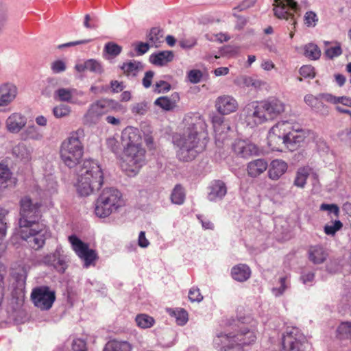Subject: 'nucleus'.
Returning a JSON list of instances; mask_svg holds the SVG:
<instances>
[{
  "mask_svg": "<svg viewBox=\"0 0 351 351\" xmlns=\"http://www.w3.org/2000/svg\"><path fill=\"white\" fill-rule=\"evenodd\" d=\"M104 182V173L98 162L93 160H85L79 171L76 184L78 193L88 196L100 189Z\"/></svg>",
  "mask_w": 351,
  "mask_h": 351,
  "instance_id": "1",
  "label": "nucleus"
},
{
  "mask_svg": "<svg viewBox=\"0 0 351 351\" xmlns=\"http://www.w3.org/2000/svg\"><path fill=\"white\" fill-rule=\"evenodd\" d=\"M256 339L253 330L241 328L237 334H217L213 339V346L219 351H242L243 346L253 343Z\"/></svg>",
  "mask_w": 351,
  "mask_h": 351,
  "instance_id": "2",
  "label": "nucleus"
},
{
  "mask_svg": "<svg viewBox=\"0 0 351 351\" xmlns=\"http://www.w3.org/2000/svg\"><path fill=\"white\" fill-rule=\"evenodd\" d=\"M197 124L191 123L182 135L175 136L173 143L177 147V157L184 162L191 161L201 152L199 147Z\"/></svg>",
  "mask_w": 351,
  "mask_h": 351,
  "instance_id": "3",
  "label": "nucleus"
},
{
  "mask_svg": "<svg viewBox=\"0 0 351 351\" xmlns=\"http://www.w3.org/2000/svg\"><path fill=\"white\" fill-rule=\"evenodd\" d=\"M124 205L121 193L114 188H106L95 203V213L99 217H106Z\"/></svg>",
  "mask_w": 351,
  "mask_h": 351,
  "instance_id": "4",
  "label": "nucleus"
},
{
  "mask_svg": "<svg viewBox=\"0 0 351 351\" xmlns=\"http://www.w3.org/2000/svg\"><path fill=\"white\" fill-rule=\"evenodd\" d=\"M269 136L277 137L290 149H295V145L302 143L305 138L303 130L293 129L291 123L281 121L273 126L269 131Z\"/></svg>",
  "mask_w": 351,
  "mask_h": 351,
  "instance_id": "5",
  "label": "nucleus"
},
{
  "mask_svg": "<svg viewBox=\"0 0 351 351\" xmlns=\"http://www.w3.org/2000/svg\"><path fill=\"white\" fill-rule=\"evenodd\" d=\"M83 150V145L77 133H73L62 143L60 158L65 165L73 168L81 160Z\"/></svg>",
  "mask_w": 351,
  "mask_h": 351,
  "instance_id": "6",
  "label": "nucleus"
},
{
  "mask_svg": "<svg viewBox=\"0 0 351 351\" xmlns=\"http://www.w3.org/2000/svg\"><path fill=\"white\" fill-rule=\"evenodd\" d=\"M20 228H28L34 227L37 223H43L39 220L41 217L40 207V204L34 203L29 197H24L21 200Z\"/></svg>",
  "mask_w": 351,
  "mask_h": 351,
  "instance_id": "7",
  "label": "nucleus"
},
{
  "mask_svg": "<svg viewBox=\"0 0 351 351\" xmlns=\"http://www.w3.org/2000/svg\"><path fill=\"white\" fill-rule=\"evenodd\" d=\"M19 234L27 245L35 250L42 248L49 237L48 228L44 223H37L34 227L28 228H21Z\"/></svg>",
  "mask_w": 351,
  "mask_h": 351,
  "instance_id": "8",
  "label": "nucleus"
},
{
  "mask_svg": "<svg viewBox=\"0 0 351 351\" xmlns=\"http://www.w3.org/2000/svg\"><path fill=\"white\" fill-rule=\"evenodd\" d=\"M145 149L141 146H132L124 149V156L121 162L123 171L129 173H136L145 163Z\"/></svg>",
  "mask_w": 351,
  "mask_h": 351,
  "instance_id": "9",
  "label": "nucleus"
},
{
  "mask_svg": "<svg viewBox=\"0 0 351 351\" xmlns=\"http://www.w3.org/2000/svg\"><path fill=\"white\" fill-rule=\"evenodd\" d=\"M69 241L71 244L72 249L84 262V267L88 268L89 266L95 265V261L98 257L94 250L90 249L87 243L74 234L69 237Z\"/></svg>",
  "mask_w": 351,
  "mask_h": 351,
  "instance_id": "10",
  "label": "nucleus"
},
{
  "mask_svg": "<svg viewBox=\"0 0 351 351\" xmlns=\"http://www.w3.org/2000/svg\"><path fill=\"white\" fill-rule=\"evenodd\" d=\"M31 299L36 307L41 311H48L56 300V293L49 287H38L32 290Z\"/></svg>",
  "mask_w": 351,
  "mask_h": 351,
  "instance_id": "11",
  "label": "nucleus"
},
{
  "mask_svg": "<svg viewBox=\"0 0 351 351\" xmlns=\"http://www.w3.org/2000/svg\"><path fill=\"white\" fill-rule=\"evenodd\" d=\"M275 8H274V14L279 19H285L288 20L291 19V25H295L296 21L294 19V13H297L299 7L294 0H275Z\"/></svg>",
  "mask_w": 351,
  "mask_h": 351,
  "instance_id": "12",
  "label": "nucleus"
},
{
  "mask_svg": "<svg viewBox=\"0 0 351 351\" xmlns=\"http://www.w3.org/2000/svg\"><path fill=\"white\" fill-rule=\"evenodd\" d=\"M243 112L249 125H258L269 119L261 102L248 104L244 108Z\"/></svg>",
  "mask_w": 351,
  "mask_h": 351,
  "instance_id": "13",
  "label": "nucleus"
},
{
  "mask_svg": "<svg viewBox=\"0 0 351 351\" xmlns=\"http://www.w3.org/2000/svg\"><path fill=\"white\" fill-rule=\"evenodd\" d=\"M305 341V337L298 328H292L283 337L282 351H302Z\"/></svg>",
  "mask_w": 351,
  "mask_h": 351,
  "instance_id": "14",
  "label": "nucleus"
},
{
  "mask_svg": "<svg viewBox=\"0 0 351 351\" xmlns=\"http://www.w3.org/2000/svg\"><path fill=\"white\" fill-rule=\"evenodd\" d=\"M43 263L53 267L60 273H64L67 268L66 257L61 247H57L53 253L45 256Z\"/></svg>",
  "mask_w": 351,
  "mask_h": 351,
  "instance_id": "15",
  "label": "nucleus"
},
{
  "mask_svg": "<svg viewBox=\"0 0 351 351\" xmlns=\"http://www.w3.org/2000/svg\"><path fill=\"white\" fill-rule=\"evenodd\" d=\"M232 149L237 156L244 158L257 155L258 152V149L254 144L241 139L234 142Z\"/></svg>",
  "mask_w": 351,
  "mask_h": 351,
  "instance_id": "16",
  "label": "nucleus"
},
{
  "mask_svg": "<svg viewBox=\"0 0 351 351\" xmlns=\"http://www.w3.org/2000/svg\"><path fill=\"white\" fill-rule=\"evenodd\" d=\"M269 119H272L285 111V104L280 99L270 97L261 102Z\"/></svg>",
  "mask_w": 351,
  "mask_h": 351,
  "instance_id": "17",
  "label": "nucleus"
},
{
  "mask_svg": "<svg viewBox=\"0 0 351 351\" xmlns=\"http://www.w3.org/2000/svg\"><path fill=\"white\" fill-rule=\"evenodd\" d=\"M121 145L125 149L132 146H141V136L138 131L132 127H128L121 133Z\"/></svg>",
  "mask_w": 351,
  "mask_h": 351,
  "instance_id": "18",
  "label": "nucleus"
},
{
  "mask_svg": "<svg viewBox=\"0 0 351 351\" xmlns=\"http://www.w3.org/2000/svg\"><path fill=\"white\" fill-rule=\"evenodd\" d=\"M227 193L226 184L219 180L213 181L208 186V199L210 202L221 200Z\"/></svg>",
  "mask_w": 351,
  "mask_h": 351,
  "instance_id": "19",
  "label": "nucleus"
},
{
  "mask_svg": "<svg viewBox=\"0 0 351 351\" xmlns=\"http://www.w3.org/2000/svg\"><path fill=\"white\" fill-rule=\"evenodd\" d=\"M83 95L82 91L75 88H60L54 91L53 98L56 101L76 104V97Z\"/></svg>",
  "mask_w": 351,
  "mask_h": 351,
  "instance_id": "20",
  "label": "nucleus"
},
{
  "mask_svg": "<svg viewBox=\"0 0 351 351\" xmlns=\"http://www.w3.org/2000/svg\"><path fill=\"white\" fill-rule=\"evenodd\" d=\"M215 106L221 114H228L236 111L238 104L232 97L223 95L217 99Z\"/></svg>",
  "mask_w": 351,
  "mask_h": 351,
  "instance_id": "21",
  "label": "nucleus"
},
{
  "mask_svg": "<svg viewBox=\"0 0 351 351\" xmlns=\"http://www.w3.org/2000/svg\"><path fill=\"white\" fill-rule=\"evenodd\" d=\"M214 131L215 132L216 141L222 143L226 139V133L230 130V125L225 121L224 118L221 115H215L212 118Z\"/></svg>",
  "mask_w": 351,
  "mask_h": 351,
  "instance_id": "22",
  "label": "nucleus"
},
{
  "mask_svg": "<svg viewBox=\"0 0 351 351\" xmlns=\"http://www.w3.org/2000/svg\"><path fill=\"white\" fill-rule=\"evenodd\" d=\"M325 94H319L317 96L309 94L304 97V101L308 106L316 112L324 116L328 115L329 113L328 107L322 101L324 99L322 95Z\"/></svg>",
  "mask_w": 351,
  "mask_h": 351,
  "instance_id": "23",
  "label": "nucleus"
},
{
  "mask_svg": "<svg viewBox=\"0 0 351 351\" xmlns=\"http://www.w3.org/2000/svg\"><path fill=\"white\" fill-rule=\"evenodd\" d=\"M26 123V117L18 112L12 113L5 121L6 128L12 133L19 132Z\"/></svg>",
  "mask_w": 351,
  "mask_h": 351,
  "instance_id": "24",
  "label": "nucleus"
},
{
  "mask_svg": "<svg viewBox=\"0 0 351 351\" xmlns=\"http://www.w3.org/2000/svg\"><path fill=\"white\" fill-rule=\"evenodd\" d=\"M111 100H99L93 104L88 108L86 117L91 122H95L99 117L105 113L106 108L109 106Z\"/></svg>",
  "mask_w": 351,
  "mask_h": 351,
  "instance_id": "25",
  "label": "nucleus"
},
{
  "mask_svg": "<svg viewBox=\"0 0 351 351\" xmlns=\"http://www.w3.org/2000/svg\"><path fill=\"white\" fill-rule=\"evenodd\" d=\"M287 165L282 160L276 159L269 166L268 176L273 180H278L287 171Z\"/></svg>",
  "mask_w": 351,
  "mask_h": 351,
  "instance_id": "26",
  "label": "nucleus"
},
{
  "mask_svg": "<svg viewBox=\"0 0 351 351\" xmlns=\"http://www.w3.org/2000/svg\"><path fill=\"white\" fill-rule=\"evenodd\" d=\"M328 256V253L323 246L314 245L308 250V258L314 264L323 263Z\"/></svg>",
  "mask_w": 351,
  "mask_h": 351,
  "instance_id": "27",
  "label": "nucleus"
},
{
  "mask_svg": "<svg viewBox=\"0 0 351 351\" xmlns=\"http://www.w3.org/2000/svg\"><path fill=\"white\" fill-rule=\"evenodd\" d=\"M267 167V162L264 159L254 160L247 165V173L250 177L256 178L263 173Z\"/></svg>",
  "mask_w": 351,
  "mask_h": 351,
  "instance_id": "28",
  "label": "nucleus"
},
{
  "mask_svg": "<svg viewBox=\"0 0 351 351\" xmlns=\"http://www.w3.org/2000/svg\"><path fill=\"white\" fill-rule=\"evenodd\" d=\"M231 275L234 280L244 282L250 277L251 270L247 265L239 264L232 268Z\"/></svg>",
  "mask_w": 351,
  "mask_h": 351,
  "instance_id": "29",
  "label": "nucleus"
},
{
  "mask_svg": "<svg viewBox=\"0 0 351 351\" xmlns=\"http://www.w3.org/2000/svg\"><path fill=\"white\" fill-rule=\"evenodd\" d=\"M178 100L179 95L177 93H175L171 95V97H160L158 98L154 104L165 110H171L176 108Z\"/></svg>",
  "mask_w": 351,
  "mask_h": 351,
  "instance_id": "30",
  "label": "nucleus"
},
{
  "mask_svg": "<svg viewBox=\"0 0 351 351\" xmlns=\"http://www.w3.org/2000/svg\"><path fill=\"white\" fill-rule=\"evenodd\" d=\"M17 95V88L11 82H5L0 85V96L4 97L10 103L12 102Z\"/></svg>",
  "mask_w": 351,
  "mask_h": 351,
  "instance_id": "31",
  "label": "nucleus"
},
{
  "mask_svg": "<svg viewBox=\"0 0 351 351\" xmlns=\"http://www.w3.org/2000/svg\"><path fill=\"white\" fill-rule=\"evenodd\" d=\"M173 53L171 51H162L150 56V62L158 66H163L173 59Z\"/></svg>",
  "mask_w": 351,
  "mask_h": 351,
  "instance_id": "32",
  "label": "nucleus"
},
{
  "mask_svg": "<svg viewBox=\"0 0 351 351\" xmlns=\"http://www.w3.org/2000/svg\"><path fill=\"white\" fill-rule=\"evenodd\" d=\"M143 66L141 62L136 60H130L125 62L121 66V69L127 76L136 77L138 72L143 70Z\"/></svg>",
  "mask_w": 351,
  "mask_h": 351,
  "instance_id": "33",
  "label": "nucleus"
},
{
  "mask_svg": "<svg viewBox=\"0 0 351 351\" xmlns=\"http://www.w3.org/2000/svg\"><path fill=\"white\" fill-rule=\"evenodd\" d=\"M132 345L126 341L112 340L108 341L103 351H132Z\"/></svg>",
  "mask_w": 351,
  "mask_h": 351,
  "instance_id": "34",
  "label": "nucleus"
},
{
  "mask_svg": "<svg viewBox=\"0 0 351 351\" xmlns=\"http://www.w3.org/2000/svg\"><path fill=\"white\" fill-rule=\"evenodd\" d=\"M147 38L151 47H159L163 43L162 31L158 27H153L150 29Z\"/></svg>",
  "mask_w": 351,
  "mask_h": 351,
  "instance_id": "35",
  "label": "nucleus"
},
{
  "mask_svg": "<svg viewBox=\"0 0 351 351\" xmlns=\"http://www.w3.org/2000/svg\"><path fill=\"white\" fill-rule=\"evenodd\" d=\"M337 337L341 340H349L351 343V322H341L337 328Z\"/></svg>",
  "mask_w": 351,
  "mask_h": 351,
  "instance_id": "36",
  "label": "nucleus"
},
{
  "mask_svg": "<svg viewBox=\"0 0 351 351\" xmlns=\"http://www.w3.org/2000/svg\"><path fill=\"white\" fill-rule=\"evenodd\" d=\"M324 97V100L327 102L333 104H341L343 106L350 107L351 108V98L346 96L341 97H336L331 94L326 93L325 95H322Z\"/></svg>",
  "mask_w": 351,
  "mask_h": 351,
  "instance_id": "37",
  "label": "nucleus"
},
{
  "mask_svg": "<svg viewBox=\"0 0 351 351\" xmlns=\"http://www.w3.org/2000/svg\"><path fill=\"white\" fill-rule=\"evenodd\" d=\"M12 173L8 165L0 163V187L5 189L11 182Z\"/></svg>",
  "mask_w": 351,
  "mask_h": 351,
  "instance_id": "38",
  "label": "nucleus"
},
{
  "mask_svg": "<svg viewBox=\"0 0 351 351\" xmlns=\"http://www.w3.org/2000/svg\"><path fill=\"white\" fill-rule=\"evenodd\" d=\"M135 321L138 327L141 328H149L155 324L154 317L147 314H139L136 315Z\"/></svg>",
  "mask_w": 351,
  "mask_h": 351,
  "instance_id": "39",
  "label": "nucleus"
},
{
  "mask_svg": "<svg viewBox=\"0 0 351 351\" xmlns=\"http://www.w3.org/2000/svg\"><path fill=\"white\" fill-rule=\"evenodd\" d=\"M12 154L21 160H29L30 159V152L23 143H20L14 147Z\"/></svg>",
  "mask_w": 351,
  "mask_h": 351,
  "instance_id": "40",
  "label": "nucleus"
},
{
  "mask_svg": "<svg viewBox=\"0 0 351 351\" xmlns=\"http://www.w3.org/2000/svg\"><path fill=\"white\" fill-rule=\"evenodd\" d=\"M304 54L306 58L311 60H317L319 58L321 51L317 45L313 43H308L304 46Z\"/></svg>",
  "mask_w": 351,
  "mask_h": 351,
  "instance_id": "41",
  "label": "nucleus"
},
{
  "mask_svg": "<svg viewBox=\"0 0 351 351\" xmlns=\"http://www.w3.org/2000/svg\"><path fill=\"white\" fill-rule=\"evenodd\" d=\"M184 198L185 194L183 188L179 184L176 185L171 195L172 202L176 204H182Z\"/></svg>",
  "mask_w": 351,
  "mask_h": 351,
  "instance_id": "42",
  "label": "nucleus"
},
{
  "mask_svg": "<svg viewBox=\"0 0 351 351\" xmlns=\"http://www.w3.org/2000/svg\"><path fill=\"white\" fill-rule=\"evenodd\" d=\"M23 135L25 136V139L29 138L34 141H40L43 137V134L34 125L28 126Z\"/></svg>",
  "mask_w": 351,
  "mask_h": 351,
  "instance_id": "43",
  "label": "nucleus"
},
{
  "mask_svg": "<svg viewBox=\"0 0 351 351\" xmlns=\"http://www.w3.org/2000/svg\"><path fill=\"white\" fill-rule=\"evenodd\" d=\"M71 112V107L65 104L58 105L53 109V114L58 119L68 117Z\"/></svg>",
  "mask_w": 351,
  "mask_h": 351,
  "instance_id": "44",
  "label": "nucleus"
},
{
  "mask_svg": "<svg viewBox=\"0 0 351 351\" xmlns=\"http://www.w3.org/2000/svg\"><path fill=\"white\" fill-rule=\"evenodd\" d=\"M86 70L95 74H101L104 72L101 63L95 59L86 60Z\"/></svg>",
  "mask_w": 351,
  "mask_h": 351,
  "instance_id": "45",
  "label": "nucleus"
},
{
  "mask_svg": "<svg viewBox=\"0 0 351 351\" xmlns=\"http://www.w3.org/2000/svg\"><path fill=\"white\" fill-rule=\"evenodd\" d=\"M308 176V173L307 170L305 169H300L297 172V175L294 180V184L298 187L303 188L306 183Z\"/></svg>",
  "mask_w": 351,
  "mask_h": 351,
  "instance_id": "46",
  "label": "nucleus"
},
{
  "mask_svg": "<svg viewBox=\"0 0 351 351\" xmlns=\"http://www.w3.org/2000/svg\"><path fill=\"white\" fill-rule=\"evenodd\" d=\"M121 47L117 44L109 42L105 45L104 51L112 57H116L121 52Z\"/></svg>",
  "mask_w": 351,
  "mask_h": 351,
  "instance_id": "47",
  "label": "nucleus"
},
{
  "mask_svg": "<svg viewBox=\"0 0 351 351\" xmlns=\"http://www.w3.org/2000/svg\"><path fill=\"white\" fill-rule=\"evenodd\" d=\"M343 226V223L339 220H336L331 225H326L324 226V232L328 235L333 236Z\"/></svg>",
  "mask_w": 351,
  "mask_h": 351,
  "instance_id": "48",
  "label": "nucleus"
},
{
  "mask_svg": "<svg viewBox=\"0 0 351 351\" xmlns=\"http://www.w3.org/2000/svg\"><path fill=\"white\" fill-rule=\"evenodd\" d=\"M178 325L183 326L188 321V313L184 309L177 310L173 312Z\"/></svg>",
  "mask_w": 351,
  "mask_h": 351,
  "instance_id": "49",
  "label": "nucleus"
},
{
  "mask_svg": "<svg viewBox=\"0 0 351 351\" xmlns=\"http://www.w3.org/2000/svg\"><path fill=\"white\" fill-rule=\"evenodd\" d=\"M304 21L306 26L315 27L318 21V17L314 12L308 11L306 12Z\"/></svg>",
  "mask_w": 351,
  "mask_h": 351,
  "instance_id": "50",
  "label": "nucleus"
},
{
  "mask_svg": "<svg viewBox=\"0 0 351 351\" xmlns=\"http://www.w3.org/2000/svg\"><path fill=\"white\" fill-rule=\"evenodd\" d=\"M342 53V49L339 43L335 47H330L325 50V55L330 59L339 56Z\"/></svg>",
  "mask_w": 351,
  "mask_h": 351,
  "instance_id": "51",
  "label": "nucleus"
},
{
  "mask_svg": "<svg viewBox=\"0 0 351 351\" xmlns=\"http://www.w3.org/2000/svg\"><path fill=\"white\" fill-rule=\"evenodd\" d=\"M286 277H282L280 278V287H274L272 289V293L276 296L278 297L284 293L285 290L287 289L288 285L286 283Z\"/></svg>",
  "mask_w": 351,
  "mask_h": 351,
  "instance_id": "52",
  "label": "nucleus"
},
{
  "mask_svg": "<svg viewBox=\"0 0 351 351\" xmlns=\"http://www.w3.org/2000/svg\"><path fill=\"white\" fill-rule=\"evenodd\" d=\"M106 144L108 147L114 154L119 153L121 149L119 142L114 137L108 138Z\"/></svg>",
  "mask_w": 351,
  "mask_h": 351,
  "instance_id": "53",
  "label": "nucleus"
},
{
  "mask_svg": "<svg viewBox=\"0 0 351 351\" xmlns=\"http://www.w3.org/2000/svg\"><path fill=\"white\" fill-rule=\"evenodd\" d=\"M171 89V85L166 81L160 80L154 86V91L157 93L167 92Z\"/></svg>",
  "mask_w": 351,
  "mask_h": 351,
  "instance_id": "54",
  "label": "nucleus"
},
{
  "mask_svg": "<svg viewBox=\"0 0 351 351\" xmlns=\"http://www.w3.org/2000/svg\"><path fill=\"white\" fill-rule=\"evenodd\" d=\"M66 64L62 60H56L51 64V69L53 73H62L66 70Z\"/></svg>",
  "mask_w": 351,
  "mask_h": 351,
  "instance_id": "55",
  "label": "nucleus"
},
{
  "mask_svg": "<svg viewBox=\"0 0 351 351\" xmlns=\"http://www.w3.org/2000/svg\"><path fill=\"white\" fill-rule=\"evenodd\" d=\"M202 73L199 70L193 69L188 73V79L190 82L197 84L201 81Z\"/></svg>",
  "mask_w": 351,
  "mask_h": 351,
  "instance_id": "56",
  "label": "nucleus"
},
{
  "mask_svg": "<svg viewBox=\"0 0 351 351\" xmlns=\"http://www.w3.org/2000/svg\"><path fill=\"white\" fill-rule=\"evenodd\" d=\"M189 298L191 302H199L203 300V296L197 287H193L189 290Z\"/></svg>",
  "mask_w": 351,
  "mask_h": 351,
  "instance_id": "57",
  "label": "nucleus"
},
{
  "mask_svg": "<svg viewBox=\"0 0 351 351\" xmlns=\"http://www.w3.org/2000/svg\"><path fill=\"white\" fill-rule=\"evenodd\" d=\"M300 74L304 77L313 78L315 77L314 68L310 65L302 66L300 69Z\"/></svg>",
  "mask_w": 351,
  "mask_h": 351,
  "instance_id": "58",
  "label": "nucleus"
},
{
  "mask_svg": "<svg viewBox=\"0 0 351 351\" xmlns=\"http://www.w3.org/2000/svg\"><path fill=\"white\" fill-rule=\"evenodd\" d=\"M72 349L73 351H86V342L82 339H74L72 343Z\"/></svg>",
  "mask_w": 351,
  "mask_h": 351,
  "instance_id": "59",
  "label": "nucleus"
},
{
  "mask_svg": "<svg viewBox=\"0 0 351 351\" xmlns=\"http://www.w3.org/2000/svg\"><path fill=\"white\" fill-rule=\"evenodd\" d=\"M256 3V0H243L239 5L233 8V10H238L239 12L245 10L252 6Z\"/></svg>",
  "mask_w": 351,
  "mask_h": 351,
  "instance_id": "60",
  "label": "nucleus"
},
{
  "mask_svg": "<svg viewBox=\"0 0 351 351\" xmlns=\"http://www.w3.org/2000/svg\"><path fill=\"white\" fill-rule=\"evenodd\" d=\"M321 210H328L330 213H333L335 216H338L339 213V207L335 204H322L320 206Z\"/></svg>",
  "mask_w": 351,
  "mask_h": 351,
  "instance_id": "61",
  "label": "nucleus"
},
{
  "mask_svg": "<svg viewBox=\"0 0 351 351\" xmlns=\"http://www.w3.org/2000/svg\"><path fill=\"white\" fill-rule=\"evenodd\" d=\"M154 75V72L152 71H148L145 73V76L143 78L142 83L145 88H148L151 86Z\"/></svg>",
  "mask_w": 351,
  "mask_h": 351,
  "instance_id": "62",
  "label": "nucleus"
},
{
  "mask_svg": "<svg viewBox=\"0 0 351 351\" xmlns=\"http://www.w3.org/2000/svg\"><path fill=\"white\" fill-rule=\"evenodd\" d=\"M151 45L149 43L140 42L136 47V50L138 55L141 56L145 54L149 49Z\"/></svg>",
  "mask_w": 351,
  "mask_h": 351,
  "instance_id": "63",
  "label": "nucleus"
},
{
  "mask_svg": "<svg viewBox=\"0 0 351 351\" xmlns=\"http://www.w3.org/2000/svg\"><path fill=\"white\" fill-rule=\"evenodd\" d=\"M125 88V86L122 82L117 80H112L110 82V88L113 93H119L122 91Z\"/></svg>",
  "mask_w": 351,
  "mask_h": 351,
  "instance_id": "64",
  "label": "nucleus"
}]
</instances>
